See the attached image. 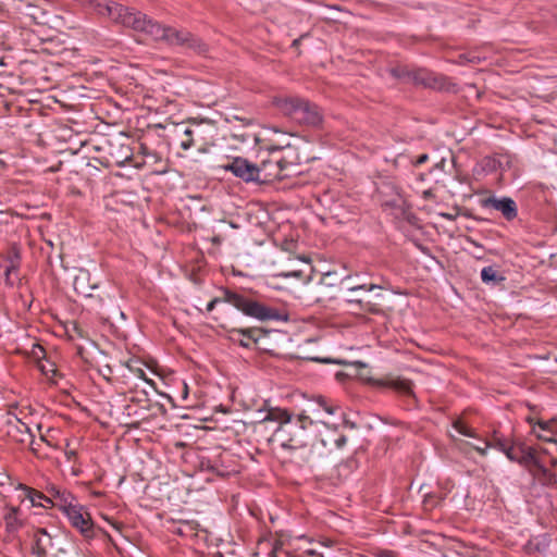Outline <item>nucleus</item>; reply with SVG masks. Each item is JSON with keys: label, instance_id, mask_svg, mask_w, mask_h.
Instances as JSON below:
<instances>
[{"label": "nucleus", "instance_id": "nucleus-42", "mask_svg": "<svg viewBox=\"0 0 557 557\" xmlns=\"http://www.w3.org/2000/svg\"><path fill=\"white\" fill-rule=\"evenodd\" d=\"M362 308H363L364 310H368V311H374V310L371 308V304H370V302H367Z\"/></svg>", "mask_w": 557, "mask_h": 557}, {"label": "nucleus", "instance_id": "nucleus-41", "mask_svg": "<svg viewBox=\"0 0 557 557\" xmlns=\"http://www.w3.org/2000/svg\"><path fill=\"white\" fill-rule=\"evenodd\" d=\"M65 455H66L67 459L71 460L76 455V453H75V450H67V451H65Z\"/></svg>", "mask_w": 557, "mask_h": 557}, {"label": "nucleus", "instance_id": "nucleus-5", "mask_svg": "<svg viewBox=\"0 0 557 557\" xmlns=\"http://www.w3.org/2000/svg\"><path fill=\"white\" fill-rule=\"evenodd\" d=\"M71 525L75 528L86 540H91L96 535V529L89 512L79 504L75 503L63 512Z\"/></svg>", "mask_w": 557, "mask_h": 557}, {"label": "nucleus", "instance_id": "nucleus-9", "mask_svg": "<svg viewBox=\"0 0 557 557\" xmlns=\"http://www.w3.org/2000/svg\"><path fill=\"white\" fill-rule=\"evenodd\" d=\"M453 426L459 434L479 440L483 445H486L487 448H495L502 451L506 448V444L508 443V441L497 431H494L490 437L480 438L474 429L461 420L455 421Z\"/></svg>", "mask_w": 557, "mask_h": 557}, {"label": "nucleus", "instance_id": "nucleus-47", "mask_svg": "<svg viewBox=\"0 0 557 557\" xmlns=\"http://www.w3.org/2000/svg\"><path fill=\"white\" fill-rule=\"evenodd\" d=\"M271 555H272L273 557H276V549H273V550H272V553H271Z\"/></svg>", "mask_w": 557, "mask_h": 557}, {"label": "nucleus", "instance_id": "nucleus-43", "mask_svg": "<svg viewBox=\"0 0 557 557\" xmlns=\"http://www.w3.org/2000/svg\"><path fill=\"white\" fill-rule=\"evenodd\" d=\"M40 444L42 442L47 443L48 445H50V443L46 440V437L44 435L40 436L39 441H38Z\"/></svg>", "mask_w": 557, "mask_h": 557}, {"label": "nucleus", "instance_id": "nucleus-26", "mask_svg": "<svg viewBox=\"0 0 557 557\" xmlns=\"http://www.w3.org/2000/svg\"><path fill=\"white\" fill-rule=\"evenodd\" d=\"M317 404L329 414H335L341 409L337 404L322 396L317 398Z\"/></svg>", "mask_w": 557, "mask_h": 557}, {"label": "nucleus", "instance_id": "nucleus-23", "mask_svg": "<svg viewBox=\"0 0 557 557\" xmlns=\"http://www.w3.org/2000/svg\"><path fill=\"white\" fill-rule=\"evenodd\" d=\"M481 280L485 284H499L505 281V277L498 273V271L490 265L481 270Z\"/></svg>", "mask_w": 557, "mask_h": 557}, {"label": "nucleus", "instance_id": "nucleus-44", "mask_svg": "<svg viewBox=\"0 0 557 557\" xmlns=\"http://www.w3.org/2000/svg\"><path fill=\"white\" fill-rule=\"evenodd\" d=\"M110 523L112 524L113 528H115L116 530H120L121 529V524L120 523H116V522H111Z\"/></svg>", "mask_w": 557, "mask_h": 557}, {"label": "nucleus", "instance_id": "nucleus-27", "mask_svg": "<svg viewBox=\"0 0 557 557\" xmlns=\"http://www.w3.org/2000/svg\"><path fill=\"white\" fill-rule=\"evenodd\" d=\"M147 396L145 391L135 392V394L129 397V401L139 405L143 409L149 410V399Z\"/></svg>", "mask_w": 557, "mask_h": 557}, {"label": "nucleus", "instance_id": "nucleus-15", "mask_svg": "<svg viewBox=\"0 0 557 557\" xmlns=\"http://www.w3.org/2000/svg\"><path fill=\"white\" fill-rule=\"evenodd\" d=\"M55 540L57 537L46 529H37L33 535L32 554L36 557H47L48 549L54 547Z\"/></svg>", "mask_w": 557, "mask_h": 557}, {"label": "nucleus", "instance_id": "nucleus-19", "mask_svg": "<svg viewBox=\"0 0 557 557\" xmlns=\"http://www.w3.org/2000/svg\"><path fill=\"white\" fill-rule=\"evenodd\" d=\"M48 493L50 494V497L52 498L51 507H57L62 512H64L71 506H73L75 504L74 496L65 490H60L55 486H51L48 490Z\"/></svg>", "mask_w": 557, "mask_h": 557}, {"label": "nucleus", "instance_id": "nucleus-46", "mask_svg": "<svg viewBox=\"0 0 557 557\" xmlns=\"http://www.w3.org/2000/svg\"><path fill=\"white\" fill-rule=\"evenodd\" d=\"M350 301H351V302H356V304H358V305H361V304H362V302H361V300H350Z\"/></svg>", "mask_w": 557, "mask_h": 557}, {"label": "nucleus", "instance_id": "nucleus-14", "mask_svg": "<svg viewBox=\"0 0 557 557\" xmlns=\"http://www.w3.org/2000/svg\"><path fill=\"white\" fill-rule=\"evenodd\" d=\"M262 336V330L258 327H233L228 331V338L233 343L246 348H249L252 344H257Z\"/></svg>", "mask_w": 557, "mask_h": 557}, {"label": "nucleus", "instance_id": "nucleus-13", "mask_svg": "<svg viewBox=\"0 0 557 557\" xmlns=\"http://www.w3.org/2000/svg\"><path fill=\"white\" fill-rule=\"evenodd\" d=\"M302 101L304 98L284 95L274 97L272 102L282 114L298 122V110H300Z\"/></svg>", "mask_w": 557, "mask_h": 557}, {"label": "nucleus", "instance_id": "nucleus-40", "mask_svg": "<svg viewBox=\"0 0 557 557\" xmlns=\"http://www.w3.org/2000/svg\"><path fill=\"white\" fill-rule=\"evenodd\" d=\"M176 533L180 534V535H185L186 536V530L181 524H178Z\"/></svg>", "mask_w": 557, "mask_h": 557}, {"label": "nucleus", "instance_id": "nucleus-20", "mask_svg": "<svg viewBox=\"0 0 557 557\" xmlns=\"http://www.w3.org/2000/svg\"><path fill=\"white\" fill-rule=\"evenodd\" d=\"M20 488L24 491L25 497L30 500L33 506H39L44 508L51 507L52 498L50 496H47L44 493L25 485H20Z\"/></svg>", "mask_w": 557, "mask_h": 557}, {"label": "nucleus", "instance_id": "nucleus-7", "mask_svg": "<svg viewBox=\"0 0 557 557\" xmlns=\"http://www.w3.org/2000/svg\"><path fill=\"white\" fill-rule=\"evenodd\" d=\"M525 458L530 459L533 467L532 472L536 480L548 486L557 484L556 474L546 468V463H549V457L539 455L537 448H530Z\"/></svg>", "mask_w": 557, "mask_h": 557}, {"label": "nucleus", "instance_id": "nucleus-6", "mask_svg": "<svg viewBox=\"0 0 557 557\" xmlns=\"http://www.w3.org/2000/svg\"><path fill=\"white\" fill-rule=\"evenodd\" d=\"M174 133L183 150H188L196 145L197 138H203L202 122L189 121L174 124Z\"/></svg>", "mask_w": 557, "mask_h": 557}, {"label": "nucleus", "instance_id": "nucleus-10", "mask_svg": "<svg viewBox=\"0 0 557 557\" xmlns=\"http://www.w3.org/2000/svg\"><path fill=\"white\" fill-rule=\"evenodd\" d=\"M226 171H231L235 176L245 182L259 181L260 170L255 164L243 158H234L230 163L224 165Z\"/></svg>", "mask_w": 557, "mask_h": 557}, {"label": "nucleus", "instance_id": "nucleus-17", "mask_svg": "<svg viewBox=\"0 0 557 557\" xmlns=\"http://www.w3.org/2000/svg\"><path fill=\"white\" fill-rule=\"evenodd\" d=\"M73 285L77 294L89 299L94 298V294L91 292L98 288V283L91 282V275L87 270H81L78 272L74 277Z\"/></svg>", "mask_w": 557, "mask_h": 557}, {"label": "nucleus", "instance_id": "nucleus-8", "mask_svg": "<svg viewBox=\"0 0 557 557\" xmlns=\"http://www.w3.org/2000/svg\"><path fill=\"white\" fill-rule=\"evenodd\" d=\"M4 541L13 543L18 540V532L24 527L25 520L20 507L7 505L3 513Z\"/></svg>", "mask_w": 557, "mask_h": 557}, {"label": "nucleus", "instance_id": "nucleus-21", "mask_svg": "<svg viewBox=\"0 0 557 557\" xmlns=\"http://www.w3.org/2000/svg\"><path fill=\"white\" fill-rule=\"evenodd\" d=\"M5 278L11 283V275L15 274L20 268V251L16 247H11L7 255Z\"/></svg>", "mask_w": 557, "mask_h": 557}, {"label": "nucleus", "instance_id": "nucleus-45", "mask_svg": "<svg viewBox=\"0 0 557 557\" xmlns=\"http://www.w3.org/2000/svg\"><path fill=\"white\" fill-rule=\"evenodd\" d=\"M57 550H58V553H60V554H66V553H67V550H66L64 547H58V549H57Z\"/></svg>", "mask_w": 557, "mask_h": 557}, {"label": "nucleus", "instance_id": "nucleus-16", "mask_svg": "<svg viewBox=\"0 0 557 557\" xmlns=\"http://www.w3.org/2000/svg\"><path fill=\"white\" fill-rule=\"evenodd\" d=\"M323 120L319 107L307 99H304L300 110H298V122L309 126H319Z\"/></svg>", "mask_w": 557, "mask_h": 557}, {"label": "nucleus", "instance_id": "nucleus-25", "mask_svg": "<svg viewBox=\"0 0 557 557\" xmlns=\"http://www.w3.org/2000/svg\"><path fill=\"white\" fill-rule=\"evenodd\" d=\"M455 446L462 453L467 454L468 448L475 450L481 456L485 457L487 455V447L486 445L481 446V444H472L467 441L460 440V438H454Z\"/></svg>", "mask_w": 557, "mask_h": 557}, {"label": "nucleus", "instance_id": "nucleus-3", "mask_svg": "<svg viewBox=\"0 0 557 557\" xmlns=\"http://www.w3.org/2000/svg\"><path fill=\"white\" fill-rule=\"evenodd\" d=\"M220 302L230 304L237 310L242 311L245 315L261 321L276 320L280 318L278 311L276 309L264 306L262 302L255 300L251 297L226 288L222 290L221 297H215L208 302L207 311L211 312Z\"/></svg>", "mask_w": 557, "mask_h": 557}, {"label": "nucleus", "instance_id": "nucleus-24", "mask_svg": "<svg viewBox=\"0 0 557 557\" xmlns=\"http://www.w3.org/2000/svg\"><path fill=\"white\" fill-rule=\"evenodd\" d=\"M383 385L388 386L405 395H410L412 393L411 382L405 379H391L383 383Z\"/></svg>", "mask_w": 557, "mask_h": 557}, {"label": "nucleus", "instance_id": "nucleus-32", "mask_svg": "<svg viewBox=\"0 0 557 557\" xmlns=\"http://www.w3.org/2000/svg\"><path fill=\"white\" fill-rule=\"evenodd\" d=\"M441 502V498L437 497L435 494H428L424 497L423 504L426 509H432L436 507Z\"/></svg>", "mask_w": 557, "mask_h": 557}, {"label": "nucleus", "instance_id": "nucleus-2", "mask_svg": "<svg viewBox=\"0 0 557 557\" xmlns=\"http://www.w3.org/2000/svg\"><path fill=\"white\" fill-rule=\"evenodd\" d=\"M261 422H276L272 441L278 442L285 449L297 450L308 445L309 436L307 430L314 424V421L305 412L293 420V414L287 409L273 407L267 410Z\"/></svg>", "mask_w": 557, "mask_h": 557}, {"label": "nucleus", "instance_id": "nucleus-37", "mask_svg": "<svg viewBox=\"0 0 557 557\" xmlns=\"http://www.w3.org/2000/svg\"><path fill=\"white\" fill-rule=\"evenodd\" d=\"M18 423H20V428H18L20 432H26V433L29 434L30 437L34 436V434L32 433L29 426L26 423H24L22 421H18Z\"/></svg>", "mask_w": 557, "mask_h": 557}, {"label": "nucleus", "instance_id": "nucleus-29", "mask_svg": "<svg viewBox=\"0 0 557 557\" xmlns=\"http://www.w3.org/2000/svg\"><path fill=\"white\" fill-rule=\"evenodd\" d=\"M177 524L186 530V536H195L199 530V523L196 520H178Z\"/></svg>", "mask_w": 557, "mask_h": 557}, {"label": "nucleus", "instance_id": "nucleus-11", "mask_svg": "<svg viewBox=\"0 0 557 557\" xmlns=\"http://www.w3.org/2000/svg\"><path fill=\"white\" fill-rule=\"evenodd\" d=\"M392 74L395 77H408V79L414 82L416 84H421L426 87H435L436 78L433 73L424 70H408L407 67L399 66L392 70Z\"/></svg>", "mask_w": 557, "mask_h": 557}, {"label": "nucleus", "instance_id": "nucleus-48", "mask_svg": "<svg viewBox=\"0 0 557 557\" xmlns=\"http://www.w3.org/2000/svg\"><path fill=\"white\" fill-rule=\"evenodd\" d=\"M30 16L35 17L36 18V15L35 13H28Z\"/></svg>", "mask_w": 557, "mask_h": 557}, {"label": "nucleus", "instance_id": "nucleus-12", "mask_svg": "<svg viewBox=\"0 0 557 557\" xmlns=\"http://www.w3.org/2000/svg\"><path fill=\"white\" fill-rule=\"evenodd\" d=\"M484 208H492L502 212L507 221H512L518 215V208L513 199L509 197H488L482 201Z\"/></svg>", "mask_w": 557, "mask_h": 557}, {"label": "nucleus", "instance_id": "nucleus-4", "mask_svg": "<svg viewBox=\"0 0 557 557\" xmlns=\"http://www.w3.org/2000/svg\"><path fill=\"white\" fill-rule=\"evenodd\" d=\"M284 151L294 152L289 145L286 147L271 146L268 148L269 157L262 159L260 166H258L260 172H264V180L270 181L285 176L284 171L293 162L287 160Z\"/></svg>", "mask_w": 557, "mask_h": 557}, {"label": "nucleus", "instance_id": "nucleus-34", "mask_svg": "<svg viewBox=\"0 0 557 557\" xmlns=\"http://www.w3.org/2000/svg\"><path fill=\"white\" fill-rule=\"evenodd\" d=\"M40 445H41V444H40L39 442H37V441L34 438V436H33V437H32V441H30V444H29V449H30V451H32L35 456H37V457H40V454H39V451H40Z\"/></svg>", "mask_w": 557, "mask_h": 557}, {"label": "nucleus", "instance_id": "nucleus-30", "mask_svg": "<svg viewBox=\"0 0 557 557\" xmlns=\"http://www.w3.org/2000/svg\"><path fill=\"white\" fill-rule=\"evenodd\" d=\"M536 425L540 431L547 432L549 434H555L557 432V421L554 419L549 421H539Z\"/></svg>", "mask_w": 557, "mask_h": 557}, {"label": "nucleus", "instance_id": "nucleus-31", "mask_svg": "<svg viewBox=\"0 0 557 557\" xmlns=\"http://www.w3.org/2000/svg\"><path fill=\"white\" fill-rule=\"evenodd\" d=\"M90 300L94 302V304L91 305V306H92V308H95V309H102V308L104 307V305H106L107 300H108L109 302H112V301H113V298H112L111 296H109V295H108V296H106V297L100 296V295H98V296H95V295H94V298H92V299H90Z\"/></svg>", "mask_w": 557, "mask_h": 557}, {"label": "nucleus", "instance_id": "nucleus-39", "mask_svg": "<svg viewBox=\"0 0 557 557\" xmlns=\"http://www.w3.org/2000/svg\"><path fill=\"white\" fill-rule=\"evenodd\" d=\"M332 276H333V274L330 272V274H329V275H326V276L323 278V281H322V282H323V283H327V282H326V280L330 277V280H329L330 286L335 285V283H334V282H332Z\"/></svg>", "mask_w": 557, "mask_h": 557}, {"label": "nucleus", "instance_id": "nucleus-33", "mask_svg": "<svg viewBox=\"0 0 557 557\" xmlns=\"http://www.w3.org/2000/svg\"><path fill=\"white\" fill-rule=\"evenodd\" d=\"M41 371L42 373L48 377V379H53L57 373H58V370L53 367V364H49V367H46L45 364H41Z\"/></svg>", "mask_w": 557, "mask_h": 557}, {"label": "nucleus", "instance_id": "nucleus-22", "mask_svg": "<svg viewBox=\"0 0 557 557\" xmlns=\"http://www.w3.org/2000/svg\"><path fill=\"white\" fill-rule=\"evenodd\" d=\"M531 447H519L510 445L509 442L506 444V448L502 450L506 455V457L511 461H518L522 463H530V459L525 458L528 450Z\"/></svg>", "mask_w": 557, "mask_h": 557}, {"label": "nucleus", "instance_id": "nucleus-36", "mask_svg": "<svg viewBox=\"0 0 557 557\" xmlns=\"http://www.w3.org/2000/svg\"><path fill=\"white\" fill-rule=\"evenodd\" d=\"M377 286L375 284H370V285H359V286H355V287H351L350 290H358V289H362V290H373L375 289Z\"/></svg>", "mask_w": 557, "mask_h": 557}, {"label": "nucleus", "instance_id": "nucleus-38", "mask_svg": "<svg viewBox=\"0 0 557 557\" xmlns=\"http://www.w3.org/2000/svg\"><path fill=\"white\" fill-rule=\"evenodd\" d=\"M429 160V156L423 153L421 156H419L414 162L416 165H421L423 163H425L426 161Z\"/></svg>", "mask_w": 557, "mask_h": 557}, {"label": "nucleus", "instance_id": "nucleus-35", "mask_svg": "<svg viewBox=\"0 0 557 557\" xmlns=\"http://www.w3.org/2000/svg\"><path fill=\"white\" fill-rule=\"evenodd\" d=\"M347 443V436L344 434L338 435L336 438H334V444L337 448H343Z\"/></svg>", "mask_w": 557, "mask_h": 557}, {"label": "nucleus", "instance_id": "nucleus-28", "mask_svg": "<svg viewBox=\"0 0 557 557\" xmlns=\"http://www.w3.org/2000/svg\"><path fill=\"white\" fill-rule=\"evenodd\" d=\"M127 368L138 379H141L143 381H145L147 384H149L151 386L154 385V382L151 379L147 377V374H146L145 370L143 368H140L139 366H137V364H135L133 362H128L127 363Z\"/></svg>", "mask_w": 557, "mask_h": 557}, {"label": "nucleus", "instance_id": "nucleus-1", "mask_svg": "<svg viewBox=\"0 0 557 557\" xmlns=\"http://www.w3.org/2000/svg\"><path fill=\"white\" fill-rule=\"evenodd\" d=\"M98 15L136 32L144 33L152 40L164 41L196 52H203L205 45L200 39L185 29L162 26L134 9L126 8L114 0H82Z\"/></svg>", "mask_w": 557, "mask_h": 557}, {"label": "nucleus", "instance_id": "nucleus-18", "mask_svg": "<svg viewBox=\"0 0 557 557\" xmlns=\"http://www.w3.org/2000/svg\"><path fill=\"white\" fill-rule=\"evenodd\" d=\"M533 433L536 435V437L543 442L552 443L554 445L553 449L543 448L540 447L537 449L539 455L544 457H549V465L557 469V440L554 438V434H549L547 432L537 431L536 426H533Z\"/></svg>", "mask_w": 557, "mask_h": 557}]
</instances>
